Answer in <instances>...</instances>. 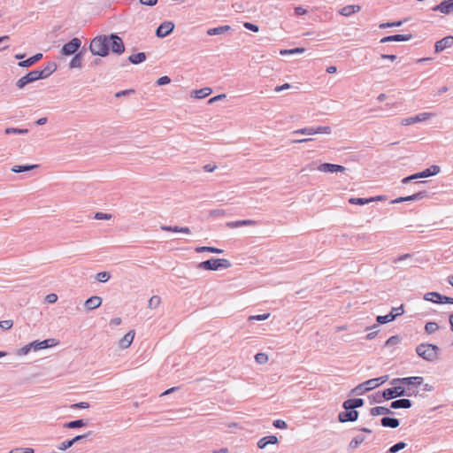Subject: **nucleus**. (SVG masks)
Masks as SVG:
<instances>
[{
	"mask_svg": "<svg viewBox=\"0 0 453 453\" xmlns=\"http://www.w3.org/2000/svg\"><path fill=\"white\" fill-rule=\"evenodd\" d=\"M89 50L92 55L99 57L108 56L110 50L114 54L120 55L125 51V45L121 37L117 34L102 35L91 40Z\"/></svg>",
	"mask_w": 453,
	"mask_h": 453,
	"instance_id": "1",
	"label": "nucleus"
},
{
	"mask_svg": "<svg viewBox=\"0 0 453 453\" xmlns=\"http://www.w3.org/2000/svg\"><path fill=\"white\" fill-rule=\"evenodd\" d=\"M418 357L428 362H434L438 358L439 347L430 343H420L416 347Z\"/></svg>",
	"mask_w": 453,
	"mask_h": 453,
	"instance_id": "2",
	"label": "nucleus"
},
{
	"mask_svg": "<svg viewBox=\"0 0 453 453\" xmlns=\"http://www.w3.org/2000/svg\"><path fill=\"white\" fill-rule=\"evenodd\" d=\"M231 266V262L226 258H210L197 265V268L207 271H217L221 268L227 269Z\"/></svg>",
	"mask_w": 453,
	"mask_h": 453,
	"instance_id": "3",
	"label": "nucleus"
},
{
	"mask_svg": "<svg viewBox=\"0 0 453 453\" xmlns=\"http://www.w3.org/2000/svg\"><path fill=\"white\" fill-rule=\"evenodd\" d=\"M411 396V393H408L403 386H395L382 391V396L385 400H392L401 396Z\"/></svg>",
	"mask_w": 453,
	"mask_h": 453,
	"instance_id": "4",
	"label": "nucleus"
},
{
	"mask_svg": "<svg viewBox=\"0 0 453 453\" xmlns=\"http://www.w3.org/2000/svg\"><path fill=\"white\" fill-rule=\"evenodd\" d=\"M81 39L74 37L68 42L63 45L61 49V54L65 56H70L73 54H76L79 49L81 48Z\"/></svg>",
	"mask_w": 453,
	"mask_h": 453,
	"instance_id": "5",
	"label": "nucleus"
},
{
	"mask_svg": "<svg viewBox=\"0 0 453 453\" xmlns=\"http://www.w3.org/2000/svg\"><path fill=\"white\" fill-rule=\"evenodd\" d=\"M41 80L37 73V69L28 72L26 75L22 76L16 81V87L19 89L24 88L27 84Z\"/></svg>",
	"mask_w": 453,
	"mask_h": 453,
	"instance_id": "6",
	"label": "nucleus"
},
{
	"mask_svg": "<svg viewBox=\"0 0 453 453\" xmlns=\"http://www.w3.org/2000/svg\"><path fill=\"white\" fill-rule=\"evenodd\" d=\"M349 407H343L345 411H342L338 414V420L341 423L354 422L357 421L359 416V412L356 409H349Z\"/></svg>",
	"mask_w": 453,
	"mask_h": 453,
	"instance_id": "7",
	"label": "nucleus"
},
{
	"mask_svg": "<svg viewBox=\"0 0 453 453\" xmlns=\"http://www.w3.org/2000/svg\"><path fill=\"white\" fill-rule=\"evenodd\" d=\"M424 299L435 303L453 304V297L443 296L438 292H429L425 294Z\"/></svg>",
	"mask_w": 453,
	"mask_h": 453,
	"instance_id": "8",
	"label": "nucleus"
},
{
	"mask_svg": "<svg viewBox=\"0 0 453 453\" xmlns=\"http://www.w3.org/2000/svg\"><path fill=\"white\" fill-rule=\"evenodd\" d=\"M174 23L172 21L162 22L156 30V35L158 38H164L169 35L174 29Z\"/></svg>",
	"mask_w": 453,
	"mask_h": 453,
	"instance_id": "9",
	"label": "nucleus"
},
{
	"mask_svg": "<svg viewBox=\"0 0 453 453\" xmlns=\"http://www.w3.org/2000/svg\"><path fill=\"white\" fill-rule=\"evenodd\" d=\"M453 45V36L448 35L439 40L434 44V52L440 53L447 48H450Z\"/></svg>",
	"mask_w": 453,
	"mask_h": 453,
	"instance_id": "10",
	"label": "nucleus"
},
{
	"mask_svg": "<svg viewBox=\"0 0 453 453\" xmlns=\"http://www.w3.org/2000/svg\"><path fill=\"white\" fill-rule=\"evenodd\" d=\"M31 343H32L33 350L37 351L40 349H44L53 347V346L57 345L58 342H56L55 339L50 338V339H46L43 341H34Z\"/></svg>",
	"mask_w": 453,
	"mask_h": 453,
	"instance_id": "11",
	"label": "nucleus"
},
{
	"mask_svg": "<svg viewBox=\"0 0 453 453\" xmlns=\"http://www.w3.org/2000/svg\"><path fill=\"white\" fill-rule=\"evenodd\" d=\"M432 116V113L429 112H423L419 113L414 117H409L405 118L402 120V125L403 126H409L417 122L424 121L428 119Z\"/></svg>",
	"mask_w": 453,
	"mask_h": 453,
	"instance_id": "12",
	"label": "nucleus"
},
{
	"mask_svg": "<svg viewBox=\"0 0 453 453\" xmlns=\"http://www.w3.org/2000/svg\"><path fill=\"white\" fill-rule=\"evenodd\" d=\"M57 67H58V65H57L56 62H53V61L48 62L43 69H42V70L37 69V73L39 74V78L41 80L48 78L57 70Z\"/></svg>",
	"mask_w": 453,
	"mask_h": 453,
	"instance_id": "13",
	"label": "nucleus"
},
{
	"mask_svg": "<svg viewBox=\"0 0 453 453\" xmlns=\"http://www.w3.org/2000/svg\"><path fill=\"white\" fill-rule=\"evenodd\" d=\"M318 170L323 173H337L344 172L346 168L341 165L324 163L318 167Z\"/></svg>",
	"mask_w": 453,
	"mask_h": 453,
	"instance_id": "14",
	"label": "nucleus"
},
{
	"mask_svg": "<svg viewBox=\"0 0 453 453\" xmlns=\"http://www.w3.org/2000/svg\"><path fill=\"white\" fill-rule=\"evenodd\" d=\"M368 383H371L370 380H368L363 383H360L359 385H357V387H355L354 388H352L350 390L349 395H364L365 392H368V391L373 389V387L369 386Z\"/></svg>",
	"mask_w": 453,
	"mask_h": 453,
	"instance_id": "15",
	"label": "nucleus"
},
{
	"mask_svg": "<svg viewBox=\"0 0 453 453\" xmlns=\"http://www.w3.org/2000/svg\"><path fill=\"white\" fill-rule=\"evenodd\" d=\"M412 38L411 34H404V35H388L383 37L380 40L381 43L389 42H407Z\"/></svg>",
	"mask_w": 453,
	"mask_h": 453,
	"instance_id": "16",
	"label": "nucleus"
},
{
	"mask_svg": "<svg viewBox=\"0 0 453 453\" xmlns=\"http://www.w3.org/2000/svg\"><path fill=\"white\" fill-rule=\"evenodd\" d=\"M433 11H439L444 14L453 12V0H444L440 4L432 8Z\"/></svg>",
	"mask_w": 453,
	"mask_h": 453,
	"instance_id": "17",
	"label": "nucleus"
},
{
	"mask_svg": "<svg viewBox=\"0 0 453 453\" xmlns=\"http://www.w3.org/2000/svg\"><path fill=\"white\" fill-rule=\"evenodd\" d=\"M258 223L256 220L252 219H242V220H236V221H229L226 222V226L228 228H235L240 226H257Z\"/></svg>",
	"mask_w": 453,
	"mask_h": 453,
	"instance_id": "18",
	"label": "nucleus"
},
{
	"mask_svg": "<svg viewBox=\"0 0 453 453\" xmlns=\"http://www.w3.org/2000/svg\"><path fill=\"white\" fill-rule=\"evenodd\" d=\"M102 298L98 296H93L85 301L84 307L88 311H92L98 308L102 304Z\"/></svg>",
	"mask_w": 453,
	"mask_h": 453,
	"instance_id": "19",
	"label": "nucleus"
},
{
	"mask_svg": "<svg viewBox=\"0 0 453 453\" xmlns=\"http://www.w3.org/2000/svg\"><path fill=\"white\" fill-rule=\"evenodd\" d=\"M86 52V50L83 49L80 51H78L74 57L71 59L69 63V67L71 69L73 68H81L82 65V60H83V55Z\"/></svg>",
	"mask_w": 453,
	"mask_h": 453,
	"instance_id": "20",
	"label": "nucleus"
},
{
	"mask_svg": "<svg viewBox=\"0 0 453 453\" xmlns=\"http://www.w3.org/2000/svg\"><path fill=\"white\" fill-rule=\"evenodd\" d=\"M278 442V438L275 435H268L258 440L257 446L258 449H263L269 444H277Z\"/></svg>",
	"mask_w": 453,
	"mask_h": 453,
	"instance_id": "21",
	"label": "nucleus"
},
{
	"mask_svg": "<svg viewBox=\"0 0 453 453\" xmlns=\"http://www.w3.org/2000/svg\"><path fill=\"white\" fill-rule=\"evenodd\" d=\"M412 406V402L410 399L407 398H402L398 400H395L391 402L390 408L391 409H409Z\"/></svg>",
	"mask_w": 453,
	"mask_h": 453,
	"instance_id": "22",
	"label": "nucleus"
},
{
	"mask_svg": "<svg viewBox=\"0 0 453 453\" xmlns=\"http://www.w3.org/2000/svg\"><path fill=\"white\" fill-rule=\"evenodd\" d=\"M42 58V53H36L35 55L28 58L27 59L21 60L18 63V65L20 67H30L35 65L36 62Z\"/></svg>",
	"mask_w": 453,
	"mask_h": 453,
	"instance_id": "23",
	"label": "nucleus"
},
{
	"mask_svg": "<svg viewBox=\"0 0 453 453\" xmlns=\"http://www.w3.org/2000/svg\"><path fill=\"white\" fill-rule=\"evenodd\" d=\"M360 10L361 7L357 4L346 5L339 10V14L349 17L356 12H358Z\"/></svg>",
	"mask_w": 453,
	"mask_h": 453,
	"instance_id": "24",
	"label": "nucleus"
},
{
	"mask_svg": "<svg viewBox=\"0 0 453 453\" xmlns=\"http://www.w3.org/2000/svg\"><path fill=\"white\" fill-rule=\"evenodd\" d=\"M441 168L437 165H433L430 167L425 169L422 172L418 173V176H420V178H426L430 176L436 175L440 173Z\"/></svg>",
	"mask_w": 453,
	"mask_h": 453,
	"instance_id": "25",
	"label": "nucleus"
},
{
	"mask_svg": "<svg viewBox=\"0 0 453 453\" xmlns=\"http://www.w3.org/2000/svg\"><path fill=\"white\" fill-rule=\"evenodd\" d=\"M365 404L363 398H350L343 402L342 407H350L349 409H357Z\"/></svg>",
	"mask_w": 453,
	"mask_h": 453,
	"instance_id": "26",
	"label": "nucleus"
},
{
	"mask_svg": "<svg viewBox=\"0 0 453 453\" xmlns=\"http://www.w3.org/2000/svg\"><path fill=\"white\" fill-rule=\"evenodd\" d=\"M380 424L384 427L396 428L399 426L400 421L395 418L383 417L380 419Z\"/></svg>",
	"mask_w": 453,
	"mask_h": 453,
	"instance_id": "27",
	"label": "nucleus"
},
{
	"mask_svg": "<svg viewBox=\"0 0 453 453\" xmlns=\"http://www.w3.org/2000/svg\"><path fill=\"white\" fill-rule=\"evenodd\" d=\"M134 330H131L129 331L128 333H127L119 341V346L122 348V349H127L128 348L133 340H134Z\"/></svg>",
	"mask_w": 453,
	"mask_h": 453,
	"instance_id": "28",
	"label": "nucleus"
},
{
	"mask_svg": "<svg viewBox=\"0 0 453 453\" xmlns=\"http://www.w3.org/2000/svg\"><path fill=\"white\" fill-rule=\"evenodd\" d=\"M424 379L421 376L404 377V385L418 387L423 384Z\"/></svg>",
	"mask_w": 453,
	"mask_h": 453,
	"instance_id": "29",
	"label": "nucleus"
},
{
	"mask_svg": "<svg viewBox=\"0 0 453 453\" xmlns=\"http://www.w3.org/2000/svg\"><path fill=\"white\" fill-rule=\"evenodd\" d=\"M365 440V437L363 434L356 435L349 443L348 449L353 451L359 445H361Z\"/></svg>",
	"mask_w": 453,
	"mask_h": 453,
	"instance_id": "30",
	"label": "nucleus"
},
{
	"mask_svg": "<svg viewBox=\"0 0 453 453\" xmlns=\"http://www.w3.org/2000/svg\"><path fill=\"white\" fill-rule=\"evenodd\" d=\"M231 30V27L228 26V25H224V26H219V27H212V28H210L208 29L207 31V35H222L226 32H228Z\"/></svg>",
	"mask_w": 453,
	"mask_h": 453,
	"instance_id": "31",
	"label": "nucleus"
},
{
	"mask_svg": "<svg viewBox=\"0 0 453 453\" xmlns=\"http://www.w3.org/2000/svg\"><path fill=\"white\" fill-rule=\"evenodd\" d=\"M370 414L372 416H380V415H387V414H393V411L384 406H376L370 410Z\"/></svg>",
	"mask_w": 453,
	"mask_h": 453,
	"instance_id": "32",
	"label": "nucleus"
},
{
	"mask_svg": "<svg viewBox=\"0 0 453 453\" xmlns=\"http://www.w3.org/2000/svg\"><path fill=\"white\" fill-rule=\"evenodd\" d=\"M146 60V54L144 52H139L132 54L128 57V61L134 65H138Z\"/></svg>",
	"mask_w": 453,
	"mask_h": 453,
	"instance_id": "33",
	"label": "nucleus"
},
{
	"mask_svg": "<svg viewBox=\"0 0 453 453\" xmlns=\"http://www.w3.org/2000/svg\"><path fill=\"white\" fill-rule=\"evenodd\" d=\"M428 197V192L426 190L418 191L413 195L405 196L406 202L418 201L423 198Z\"/></svg>",
	"mask_w": 453,
	"mask_h": 453,
	"instance_id": "34",
	"label": "nucleus"
},
{
	"mask_svg": "<svg viewBox=\"0 0 453 453\" xmlns=\"http://www.w3.org/2000/svg\"><path fill=\"white\" fill-rule=\"evenodd\" d=\"M212 92V89L211 88H203L201 89H197L193 91L195 98L197 99H203L210 96Z\"/></svg>",
	"mask_w": 453,
	"mask_h": 453,
	"instance_id": "35",
	"label": "nucleus"
},
{
	"mask_svg": "<svg viewBox=\"0 0 453 453\" xmlns=\"http://www.w3.org/2000/svg\"><path fill=\"white\" fill-rule=\"evenodd\" d=\"M38 166H39L38 165H14L13 167H12L11 170L13 173H19L28 172L30 170L35 169Z\"/></svg>",
	"mask_w": 453,
	"mask_h": 453,
	"instance_id": "36",
	"label": "nucleus"
},
{
	"mask_svg": "<svg viewBox=\"0 0 453 453\" xmlns=\"http://www.w3.org/2000/svg\"><path fill=\"white\" fill-rule=\"evenodd\" d=\"M87 424H88V422L85 421L84 419H76V420H73V421L65 423L64 425V427L71 428V429L80 428V427H83V426H87Z\"/></svg>",
	"mask_w": 453,
	"mask_h": 453,
	"instance_id": "37",
	"label": "nucleus"
},
{
	"mask_svg": "<svg viewBox=\"0 0 453 453\" xmlns=\"http://www.w3.org/2000/svg\"><path fill=\"white\" fill-rule=\"evenodd\" d=\"M395 319V315H394L393 312H390L384 316L379 315L376 318V321L378 322V324H381V325L394 321Z\"/></svg>",
	"mask_w": 453,
	"mask_h": 453,
	"instance_id": "38",
	"label": "nucleus"
},
{
	"mask_svg": "<svg viewBox=\"0 0 453 453\" xmlns=\"http://www.w3.org/2000/svg\"><path fill=\"white\" fill-rule=\"evenodd\" d=\"M196 251L198 252V253H201V252H211V253H216V254H221L223 253V250H220V249H218V248H215V247H211V246H200V247H197L196 248Z\"/></svg>",
	"mask_w": 453,
	"mask_h": 453,
	"instance_id": "39",
	"label": "nucleus"
},
{
	"mask_svg": "<svg viewBox=\"0 0 453 453\" xmlns=\"http://www.w3.org/2000/svg\"><path fill=\"white\" fill-rule=\"evenodd\" d=\"M304 51H305L304 48L296 47V48L288 49V50H280V54L281 56H286V55L301 54V53H303Z\"/></svg>",
	"mask_w": 453,
	"mask_h": 453,
	"instance_id": "40",
	"label": "nucleus"
},
{
	"mask_svg": "<svg viewBox=\"0 0 453 453\" xmlns=\"http://www.w3.org/2000/svg\"><path fill=\"white\" fill-rule=\"evenodd\" d=\"M388 379V375L380 376L378 378L370 379L371 383H368L369 386L373 387V389L378 388L380 385L385 383Z\"/></svg>",
	"mask_w": 453,
	"mask_h": 453,
	"instance_id": "41",
	"label": "nucleus"
},
{
	"mask_svg": "<svg viewBox=\"0 0 453 453\" xmlns=\"http://www.w3.org/2000/svg\"><path fill=\"white\" fill-rule=\"evenodd\" d=\"M6 134H27L28 133V129L27 128H18V127H7L4 130Z\"/></svg>",
	"mask_w": 453,
	"mask_h": 453,
	"instance_id": "42",
	"label": "nucleus"
},
{
	"mask_svg": "<svg viewBox=\"0 0 453 453\" xmlns=\"http://www.w3.org/2000/svg\"><path fill=\"white\" fill-rule=\"evenodd\" d=\"M372 199L369 198H361V197H351L349 199V203L351 204L357 205H365L372 203Z\"/></svg>",
	"mask_w": 453,
	"mask_h": 453,
	"instance_id": "43",
	"label": "nucleus"
},
{
	"mask_svg": "<svg viewBox=\"0 0 453 453\" xmlns=\"http://www.w3.org/2000/svg\"><path fill=\"white\" fill-rule=\"evenodd\" d=\"M407 444L403 441H399L393 446H391L386 453H397L398 451L405 449Z\"/></svg>",
	"mask_w": 453,
	"mask_h": 453,
	"instance_id": "44",
	"label": "nucleus"
},
{
	"mask_svg": "<svg viewBox=\"0 0 453 453\" xmlns=\"http://www.w3.org/2000/svg\"><path fill=\"white\" fill-rule=\"evenodd\" d=\"M439 329V326L435 322H427L425 325V331L428 334H434L435 331Z\"/></svg>",
	"mask_w": 453,
	"mask_h": 453,
	"instance_id": "45",
	"label": "nucleus"
},
{
	"mask_svg": "<svg viewBox=\"0 0 453 453\" xmlns=\"http://www.w3.org/2000/svg\"><path fill=\"white\" fill-rule=\"evenodd\" d=\"M161 303V298L160 296H153L150 297V299L149 300V303H148V306L150 309H156L157 307L159 306Z\"/></svg>",
	"mask_w": 453,
	"mask_h": 453,
	"instance_id": "46",
	"label": "nucleus"
},
{
	"mask_svg": "<svg viewBox=\"0 0 453 453\" xmlns=\"http://www.w3.org/2000/svg\"><path fill=\"white\" fill-rule=\"evenodd\" d=\"M378 326H379L378 325L374 324L372 326L366 327V330H374V331H372L371 333L366 334V336H365L366 340H372V339H374L376 337V335L379 333V330L377 329Z\"/></svg>",
	"mask_w": 453,
	"mask_h": 453,
	"instance_id": "47",
	"label": "nucleus"
},
{
	"mask_svg": "<svg viewBox=\"0 0 453 453\" xmlns=\"http://www.w3.org/2000/svg\"><path fill=\"white\" fill-rule=\"evenodd\" d=\"M96 280L99 282H106L111 279V273L109 272H100L96 276Z\"/></svg>",
	"mask_w": 453,
	"mask_h": 453,
	"instance_id": "48",
	"label": "nucleus"
},
{
	"mask_svg": "<svg viewBox=\"0 0 453 453\" xmlns=\"http://www.w3.org/2000/svg\"><path fill=\"white\" fill-rule=\"evenodd\" d=\"M314 134H331V127L329 126H319L317 127H313Z\"/></svg>",
	"mask_w": 453,
	"mask_h": 453,
	"instance_id": "49",
	"label": "nucleus"
},
{
	"mask_svg": "<svg viewBox=\"0 0 453 453\" xmlns=\"http://www.w3.org/2000/svg\"><path fill=\"white\" fill-rule=\"evenodd\" d=\"M255 360L258 364H265L268 361V356L265 353L260 352L255 355Z\"/></svg>",
	"mask_w": 453,
	"mask_h": 453,
	"instance_id": "50",
	"label": "nucleus"
},
{
	"mask_svg": "<svg viewBox=\"0 0 453 453\" xmlns=\"http://www.w3.org/2000/svg\"><path fill=\"white\" fill-rule=\"evenodd\" d=\"M401 341V338L400 336L398 335H393L391 337H389L386 342H385V346H391V345H395V344H398Z\"/></svg>",
	"mask_w": 453,
	"mask_h": 453,
	"instance_id": "51",
	"label": "nucleus"
},
{
	"mask_svg": "<svg viewBox=\"0 0 453 453\" xmlns=\"http://www.w3.org/2000/svg\"><path fill=\"white\" fill-rule=\"evenodd\" d=\"M295 134H306V135H311L314 134L313 127H304L298 129L294 132Z\"/></svg>",
	"mask_w": 453,
	"mask_h": 453,
	"instance_id": "52",
	"label": "nucleus"
},
{
	"mask_svg": "<svg viewBox=\"0 0 453 453\" xmlns=\"http://www.w3.org/2000/svg\"><path fill=\"white\" fill-rule=\"evenodd\" d=\"M9 453H35L32 448H14Z\"/></svg>",
	"mask_w": 453,
	"mask_h": 453,
	"instance_id": "53",
	"label": "nucleus"
},
{
	"mask_svg": "<svg viewBox=\"0 0 453 453\" xmlns=\"http://www.w3.org/2000/svg\"><path fill=\"white\" fill-rule=\"evenodd\" d=\"M270 317V313H264V314H259V315H253V316H250L249 318V320H257V321H262V320H265L267 319L268 318Z\"/></svg>",
	"mask_w": 453,
	"mask_h": 453,
	"instance_id": "54",
	"label": "nucleus"
},
{
	"mask_svg": "<svg viewBox=\"0 0 453 453\" xmlns=\"http://www.w3.org/2000/svg\"><path fill=\"white\" fill-rule=\"evenodd\" d=\"M13 326V321L11 319L1 320L0 321V328L3 330L11 329Z\"/></svg>",
	"mask_w": 453,
	"mask_h": 453,
	"instance_id": "55",
	"label": "nucleus"
},
{
	"mask_svg": "<svg viewBox=\"0 0 453 453\" xmlns=\"http://www.w3.org/2000/svg\"><path fill=\"white\" fill-rule=\"evenodd\" d=\"M160 228H161V230L166 231V232L180 233V226H172L163 225L160 226Z\"/></svg>",
	"mask_w": 453,
	"mask_h": 453,
	"instance_id": "56",
	"label": "nucleus"
},
{
	"mask_svg": "<svg viewBox=\"0 0 453 453\" xmlns=\"http://www.w3.org/2000/svg\"><path fill=\"white\" fill-rule=\"evenodd\" d=\"M31 350H33V347H32V343L30 342L29 344H27L25 345L24 347H22L21 349H19L18 350V354L19 355H27L28 354Z\"/></svg>",
	"mask_w": 453,
	"mask_h": 453,
	"instance_id": "57",
	"label": "nucleus"
},
{
	"mask_svg": "<svg viewBox=\"0 0 453 453\" xmlns=\"http://www.w3.org/2000/svg\"><path fill=\"white\" fill-rule=\"evenodd\" d=\"M209 215L211 217H221V216H225L226 215V211L222 209H215V210H211L209 212Z\"/></svg>",
	"mask_w": 453,
	"mask_h": 453,
	"instance_id": "58",
	"label": "nucleus"
},
{
	"mask_svg": "<svg viewBox=\"0 0 453 453\" xmlns=\"http://www.w3.org/2000/svg\"><path fill=\"white\" fill-rule=\"evenodd\" d=\"M112 217L111 214H109V213H104V212H96L95 214V219H98V220H102V219H111Z\"/></svg>",
	"mask_w": 453,
	"mask_h": 453,
	"instance_id": "59",
	"label": "nucleus"
},
{
	"mask_svg": "<svg viewBox=\"0 0 453 453\" xmlns=\"http://www.w3.org/2000/svg\"><path fill=\"white\" fill-rule=\"evenodd\" d=\"M372 400L371 401V403H382L384 400V397L382 396V393L377 392L374 395L371 396Z\"/></svg>",
	"mask_w": 453,
	"mask_h": 453,
	"instance_id": "60",
	"label": "nucleus"
},
{
	"mask_svg": "<svg viewBox=\"0 0 453 453\" xmlns=\"http://www.w3.org/2000/svg\"><path fill=\"white\" fill-rule=\"evenodd\" d=\"M72 446H73L72 441L71 440H67V441H65L61 442L58 446V449L59 450H65V449L71 448Z\"/></svg>",
	"mask_w": 453,
	"mask_h": 453,
	"instance_id": "61",
	"label": "nucleus"
},
{
	"mask_svg": "<svg viewBox=\"0 0 453 453\" xmlns=\"http://www.w3.org/2000/svg\"><path fill=\"white\" fill-rule=\"evenodd\" d=\"M273 425L274 427L280 428V429H285L288 426L286 421H284L282 419L274 420Z\"/></svg>",
	"mask_w": 453,
	"mask_h": 453,
	"instance_id": "62",
	"label": "nucleus"
},
{
	"mask_svg": "<svg viewBox=\"0 0 453 453\" xmlns=\"http://www.w3.org/2000/svg\"><path fill=\"white\" fill-rule=\"evenodd\" d=\"M243 27L248 29V30H250L252 32H258L259 30V27L256 24H253V23H250V22H245L243 24Z\"/></svg>",
	"mask_w": 453,
	"mask_h": 453,
	"instance_id": "63",
	"label": "nucleus"
},
{
	"mask_svg": "<svg viewBox=\"0 0 453 453\" xmlns=\"http://www.w3.org/2000/svg\"><path fill=\"white\" fill-rule=\"evenodd\" d=\"M170 82H171V79H170L168 76H166V75H165V76H162V77H160V78H159V79H157V84L158 86L166 85V84H168V83H170Z\"/></svg>",
	"mask_w": 453,
	"mask_h": 453,
	"instance_id": "64",
	"label": "nucleus"
}]
</instances>
